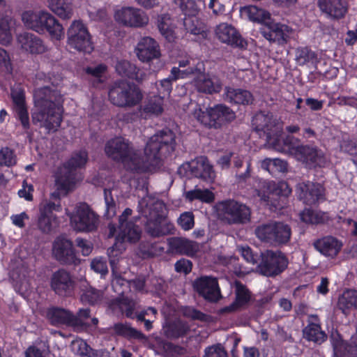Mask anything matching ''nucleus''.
<instances>
[{
  "label": "nucleus",
  "mask_w": 357,
  "mask_h": 357,
  "mask_svg": "<svg viewBox=\"0 0 357 357\" xmlns=\"http://www.w3.org/2000/svg\"><path fill=\"white\" fill-rule=\"evenodd\" d=\"M175 135L165 129L153 135L144 149L145 157L128 139L116 137L109 140L105 146L106 155L114 161L121 162L132 172H145L155 166L162 156H166L175 148Z\"/></svg>",
  "instance_id": "1"
},
{
  "label": "nucleus",
  "mask_w": 357,
  "mask_h": 357,
  "mask_svg": "<svg viewBox=\"0 0 357 357\" xmlns=\"http://www.w3.org/2000/svg\"><path fill=\"white\" fill-rule=\"evenodd\" d=\"M204 64L202 61L195 63L192 59H183L178 61V67H173L169 76L160 81L163 88L172 86V82L180 78L195 77L197 89H218L222 87L220 79L215 75L204 73Z\"/></svg>",
  "instance_id": "2"
},
{
  "label": "nucleus",
  "mask_w": 357,
  "mask_h": 357,
  "mask_svg": "<svg viewBox=\"0 0 357 357\" xmlns=\"http://www.w3.org/2000/svg\"><path fill=\"white\" fill-rule=\"evenodd\" d=\"M139 211L146 218L145 231L153 237H160L172 234L174 225L167 218V209L164 203L151 197L139 202Z\"/></svg>",
  "instance_id": "3"
},
{
  "label": "nucleus",
  "mask_w": 357,
  "mask_h": 357,
  "mask_svg": "<svg viewBox=\"0 0 357 357\" xmlns=\"http://www.w3.org/2000/svg\"><path fill=\"white\" fill-rule=\"evenodd\" d=\"M35 91L33 94L35 105L38 111L32 114L34 124L39 123L48 131L56 130L62 121L60 102L52 101V91Z\"/></svg>",
  "instance_id": "4"
},
{
  "label": "nucleus",
  "mask_w": 357,
  "mask_h": 357,
  "mask_svg": "<svg viewBox=\"0 0 357 357\" xmlns=\"http://www.w3.org/2000/svg\"><path fill=\"white\" fill-rule=\"evenodd\" d=\"M24 26L40 34L47 33L53 40H61L64 38L63 26L50 13L46 11H25L22 15Z\"/></svg>",
  "instance_id": "5"
},
{
  "label": "nucleus",
  "mask_w": 357,
  "mask_h": 357,
  "mask_svg": "<svg viewBox=\"0 0 357 357\" xmlns=\"http://www.w3.org/2000/svg\"><path fill=\"white\" fill-rule=\"evenodd\" d=\"M87 160L88 154L85 151L74 153L58 171L55 180L57 189L66 194L71 190L77 181V169L84 167Z\"/></svg>",
  "instance_id": "6"
},
{
  "label": "nucleus",
  "mask_w": 357,
  "mask_h": 357,
  "mask_svg": "<svg viewBox=\"0 0 357 357\" xmlns=\"http://www.w3.org/2000/svg\"><path fill=\"white\" fill-rule=\"evenodd\" d=\"M72 228L79 232H93L98 229L100 216L85 202L77 204L73 211L66 209Z\"/></svg>",
  "instance_id": "7"
},
{
  "label": "nucleus",
  "mask_w": 357,
  "mask_h": 357,
  "mask_svg": "<svg viewBox=\"0 0 357 357\" xmlns=\"http://www.w3.org/2000/svg\"><path fill=\"white\" fill-rule=\"evenodd\" d=\"M215 208L218 218L226 224H245L250 220V207L234 199L220 202L216 204Z\"/></svg>",
  "instance_id": "8"
},
{
  "label": "nucleus",
  "mask_w": 357,
  "mask_h": 357,
  "mask_svg": "<svg viewBox=\"0 0 357 357\" xmlns=\"http://www.w3.org/2000/svg\"><path fill=\"white\" fill-rule=\"evenodd\" d=\"M255 234L261 241L273 245L287 244L291 238L290 226L283 222L271 221L257 226Z\"/></svg>",
  "instance_id": "9"
},
{
  "label": "nucleus",
  "mask_w": 357,
  "mask_h": 357,
  "mask_svg": "<svg viewBox=\"0 0 357 357\" xmlns=\"http://www.w3.org/2000/svg\"><path fill=\"white\" fill-rule=\"evenodd\" d=\"M193 116L204 126L214 128H220L236 118L235 113L223 105H217L208 108L206 112L200 109H196Z\"/></svg>",
  "instance_id": "10"
},
{
  "label": "nucleus",
  "mask_w": 357,
  "mask_h": 357,
  "mask_svg": "<svg viewBox=\"0 0 357 357\" xmlns=\"http://www.w3.org/2000/svg\"><path fill=\"white\" fill-rule=\"evenodd\" d=\"M288 265V260L280 251L266 250L260 253L257 271L262 275L274 277L284 271Z\"/></svg>",
  "instance_id": "11"
},
{
  "label": "nucleus",
  "mask_w": 357,
  "mask_h": 357,
  "mask_svg": "<svg viewBox=\"0 0 357 357\" xmlns=\"http://www.w3.org/2000/svg\"><path fill=\"white\" fill-rule=\"evenodd\" d=\"M255 130L261 137H265L267 145L275 136L280 135L282 127L278 120L271 113L259 112L252 120Z\"/></svg>",
  "instance_id": "12"
},
{
  "label": "nucleus",
  "mask_w": 357,
  "mask_h": 357,
  "mask_svg": "<svg viewBox=\"0 0 357 357\" xmlns=\"http://www.w3.org/2000/svg\"><path fill=\"white\" fill-rule=\"evenodd\" d=\"M68 46L79 52L90 53L93 50L86 26L81 21H73L67 31Z\"/></svg>",
  "instance_id": "13"
},
{
  "label": "nucleus",
  "mask_w": 357,
  "mask_h": 357,
  "mask_svg": "<svg viewBox=\"0 0 357 357\" xmlns=\"http://www.w3.org/2000/svg\"><path fill=\"white\" fill-rule=\"evenodd\" d=\"M296 192L298 199L309 206L316 205L326 199L324 188L317 183H300L296 186Z\"/></svg>",
  "instance_id": "14"
},
{
  "label": "nucleus",
  "mask_w": 357,
  "mask_h": 357,
  "mask_svg": "<svg viewBox=\"0 0 357 357\" xmlns=\"http://www.w3.org/2000/svg\"><path fill=\"white\" fill-rule=\"evenodd\" d=\"M52 253L63 264H76L79 262L73 242L64 236H58L54 241Z\"/></svg>",
  "instance_id": "15"
},
{
  "label": "nucleus",
  "mask_w": 357,
  "mask_h": 357,
  "mask_svg": "<svg viewBox=\"0 0 357 357\" xmlns=\"http://www.w3.org/2000/svg\"><path fill=\"white\" fill-rule=\"evenodd\" d=\"M116 20L126 26L142 27L149 22V17L141 9L123 7L115 13Z\"/></svg>",
  "instance_id": "16"
},
{
  "label": "nucleus",
  "mask_w": 357,
  "mask_h": 357,
  "mask_svg": "<svg viewBox=\"0 0 357 357\" xmlns=\"http://www.w3.org/2000/svg\"><path fill=\"white\" fill-rule=\"evenodd\" d=\"M183 170H188L192 176L209 182L213 181L215 176L213 167L205 157H199L183 164L179 168L178 172L182 174Z\"/></svg>",
  "instance_id": "17"
},
{
  "label": "nucleus",
  "mask_w": 357,
  "mask_h": 357,
  "mask_svg": "<svg viewBox=\"0 0 357 357\" xmlns=\"http://www.w3.org/2000/svg\"><path fill=\"white\" fill-rule=\"evenodd\" d=\"M50 287L56 294L60 296H70L75 289V281L69 272L61 268L52 273Z\"/></svg>",
  "instance_id": "18"
},
{
  "label": "nucleus",
  "mask_w": 357,
  "mask_h": 357,
  "mask_svg": "<svg viewBox=\"0 0 357 357\" xmlns=\"http://www.w3.org/2000/svg\"><path fill=\"white\" fill-rule=\"evenodd\" d=\"M194 289L206 300L218 301L222 296L218 280L211 276H202L193 282Z\"/></svg>",
  "instance_id": "19"
},
{
  "label": "nucleus",
  "mask_w": 357,
  "mask_h": 357,
  "mask_svg": "<svg viewBox=\"0 0 357 357\" xmlns=\"http://www.w3.org/2000/svg\"><path fill=\"white\" fill-rule=\"evenodd\" d=\"M61 210L60 204H55L52 202H45L39 206V216L38 218V227L43 233L50 232L56 225V216L53 211Z\"/></svg>",
  "instance_id": "20"
},
{
  "label": "nucleus",
  "mask_w": 357,
  "mask_h": 357,
  "mask_svg": "<svg viewBox=\"0 0 357 357\" xmlns=\"http://www.w3.org/2000/svg\"><path fill=\"white\" fill-rule=\"evenodd\" d=\"M215 33L218 39L222 43L240 49L247 48V41L231 25L225 23L220 24L217 26Z\"/></svg>",
  "instance_id": "21"
},
{
  "label": "nucleus",
  "mask_w": 357,
  "mask_h": 357,
  "mask_svg": "<svg viewBox=\"0 0 357 357\" xmlns=\"http://www.w3.org/2000/svg\"><path fill=\"white\" fill-rule=\"evenodd\" d=\"M291 32V28L280 23H270L261 30V33L266 40L278 45L287 43Z\"/></svg>",
  "instance_id": "22"
},
{
  "label": "nucleus",
  "mask_w": 357,
  "mask_h": 357,
  "mask_svg": "<svg viewBox=\"0 0 357 357\" xmlns=\"http://www.w3.org/2000/svg\"><path fill=\"white\" fill-rule=\"evenodd\" d=\"M137 56L142 62L158 59L161 54L158 42L149 36L142 38L136 47Z\"/></svg>",
  "instance_id": "23"
},
{
  "label": "nucleus",
  "mask_w": 357,
  "mask_h": 357,
  "mask_svg": "<svg viewBox=\"0 0 357 357\" xmlns=\"http://www.w3.org/2000/svg\"><path fill=\"white\" fill-rule=\"evenodd\" d=\"M17 43L22 50L32 54H43L47 49L42 39L29 32L19 34Z\"/></svg>",
  "instance_id": "24"
},
{
  "label": "nucleus",
  "mask_w": 357,
  "mask_h": 357,
  "mask_svg": "<svg viewBox=\"0 0 357 357\" xmlns=\"http://www.w3.org/2000/svg\"><path fill=\"white\" fill-rule=\"evenodd\" d=\"M280 136H275L273 140L270 141L268 147L281 153L289 152L298 158L300 154L299 148L303 147V145L299 144V139L291 135L283 139H280Z\"/></svg>",
  "instance_id": "25"
},
{
  "label": "nucleus",
  "mask_w": 357,
  "mask_h": 357,
  "mask_svg": "<svg viewBox=\"0 0 357 357\" xmlns=\"http://www.w3.org/2000/svg\"><path fill=\"white\" fill-rule=\"evenodd\" d=\"M108 96L114 105L119 107L136 105L143 97L141 91H109Z\"/></svg>",
  "instance_id": "26"
},
{
  "label": "nucleus",
  "mask_w": 357,
  "mask_h": 357,
  "mask_svg": "<svg viewBox=\"0 0 357 357\" xmlns=\"http://www.w3.org/2000/svg\"><path fill=\"white\" fill-rule=\"evenodd\" d=\"M46 317L50 324L55 326L65 325L73 327V325H77V320L73 318V313L62 307L48 308L46 311Z\"/></svg>",
  "instance_id": "27"
},
{
  "label": "nucleus",
  "mask_w": 357,
  "mask_h": 357,
  "mask_svg": "<svg viewBox=\"0 0 357 357\" xmlns=\"http://www.w3.org/2000/svg\"><path fill=\"white\" fill-rule=\"evenodd\" d=\"M318 6L321 12L336 20L344 17L347 12V0H318Z\"/></svg>",
  "instance_id": "28"
},
{
  "label": "nucleus",
  "mask_w": 357,
  "mask_h": 357,
  "mask_svg": "<svg viewBox=\"0 0 357 357\" xmlns=\"http://www.w3.org/2000/svg\"><path fill=\"white\" fill-rule=\"evenodd\" d=\"M313 245L320 253L331 258L337 255L342 246L340 241L331 236L315 241Z\"/></svg>",
  "instance_id": "29"
},
{
  "label": "nucleus",
  "mask_w": 357,
  "mask_h": 357,
  "mask_svg": "<svg viewBox=\"0 0 357 357\" xmlns=\"http://www.w3.org/2000/svg\"><path fill=\"white\" fill-rule=\"evenodd\" d=\"M10 96L13 99L16 118L20 121L24 129H29V119L23 91H12Z\"/></svg>",
  "instance_id": "30"
},
{
  "label": "nucleus",
  "mask_w": 357,
  "mask_h": 357,
  "mask_svg": "<svg viewBox=\"0 0 357 357\" xmlns=\"http://www.w3.org/2000/svg\"><path fill=\"white\" fill-rule=\"evenodd\" d=\"M169 248L174 252L188 256H192L199 250V244L181 237H172L167 239Z\"/></svg>",
  "instance_id": "31"
},
{
  "label": "nucleus",
  "mask_w": 357,
  "mask_h": 357,
  "mask_svg": "<svg viewBox=\"0 0 357 357\" xmlns=\"http://www.w3.org/2000/svg\"><path fill=\"white\" fill-rule=\"evenodd\" d=\"M299 150L300 154L298 160L315 166H322L326 162L327 160L324 152L317 147L306 145L299 148Z\"/></svg>",
  "instance_id": "32"
},
{
  "label": "nucleus",
  "mask_w": 357,
  "mask_h": 357,
  "mask_svg": "<svg viewBox=\"0 0 357 357\" xmlns=\"http://www.w3.org/2000/svg\"><path fill=\"white\" fill-rule=\"evenodd\" d=\"M236 299L230 304L221 310L222 312L227 313L234 312L246 305L250 300V292L241 282H235Z\"/></svg>",
  "instance_id": "33"
},
{
  "label": "nucleus",
  "mask_w": 357,
  "mask_h": 357,
  "mask_svg": "<svg viewBox=\"0 0 357 357\" xmlns=\"http://www.w3.org/2000/svg\"><path fill=\"white\" fill-rule=\"evenodd\" d=\"M163 112V98L160 96L150 97L139 110V116L146 119L158 116Z\"/></svg>",
  "instance_id": "34"
},
{
  "label": "nucleus",
  "mask_w": 357,
  "mask_h": 357,
  "mask_svg": "<svg viewBox=\"0 0 357 357\" xmlns=\"http://www.w3.org/2000/svg\"><path fill=\"white\" fill-rule=\"evenodd\" d=\"M140 236L141 229L133 222L119 225V233L116 236L118 240L135 243L139 240Z\"/></svg>",
  "instance_id": "35"
},
{
  "label": "nucleus",
  "mask_w": 357,
  "mask_h": 357,
  "mask_svg": "<svg viewBox=\"0 0 357 357\" xmlns=\"http://www.w3.org/2000/svg\"><path fill=\"white\" fill-rule=\"evenodd\" d=\"M268 189L269 192L267 195L259 191L257 193L261 199L267 203L275 200V196L286 197L291 192V189L286 182H280L277 185L275 183H269Z\"/></svg>",
  "instance_id": "36"
},
{
  "label": "nucleus",
  "mask_w": 357,
  "mask_h": 357,
  "mask_svg": "<svg viewBox=\"0 0 357 357\" xmlns=\"http://www.w3.org/2000/svg\"><path fill=\"white\" fill-rule=\"evenodd\" d=\"M337 306L344 314L356 309L357 307V291L347 289L339 297Z\"/></svg>",
  "instance_id": "37"
},
{
  "label": "nucleus",
  "mask_w": 357,
  "mask_h": 357,
  "mask_svg": "<svg viewBox=\"0 0 357 357\" xmlns=\"http://www.w3.org/2000/svg\"><path fill=\"white\" fill-rule=\"evenodd\" d=\"M296 61L300 66H315L318 58L317 54L308 47H300L296 51Z\"/></svg>",
  "instance_id": "38"
},
{
  "label": "nucleus",
  "mask_w": 357,
  "mask_h": 357,
  "mask_svg": "<svg viewBox=\"0 0 357 357\" xmlns=\"http://www.w3.org/2000/svg\"><path fill=\"white\" fill-rule=\"evenodd\" d=\"M158 27L160 33L168 42L174 41L175 33L172 24L170 16L168 14L162 15L158 20Z\"/></svg>",
  "instance_id": "39"
},
{
  "label": "nucleus",
  "mask_w": 357,
  "mask_h": 357,
  "mask_svg": "<svg viewBox=\"0 0 357 357\" xmlns=\"http://www.w3.org/2000/svg\"><path fill=\"white\" fill-rule=\"evenodd\" d=\"M225 99L235 104H249L252 102V96L250 91H226Z\"/></svg>",
  "instance_id": "40"
},
{
  "label": "nucleus",
  "mask_w": 357,
  "mask_h": 357,
  "mask_svg": "<svg viewBox=\"0 0 357 357\" xmlns=\"http://www.w3.org/2000/svg\"><path fill=\"white\" fill-rule=\"evenodd\" d=\"M107 70V66L102 63L89 66L85 69V72L93 82L94 87H97L96 84L102 83L105 81Z\"/></svg>",
  "instance_id": "41"
},
{
  "label": "nucleus",
  "mask_w": 357,
  "mask_h": 357,
  "mask_svg": "<svg viewBox=\"0 0 357 357\" xmlns=\"http://www.w3.org/2000/svg\"><path fill=\"white\" fill-rule=\"evenodd\" d=\"M22 272H24V269ZM11 277L15 282L14 286L16 291L22 296L27 294L31 288V285L26 275L24 273L21 274L16 270L12 272Z\"/></svg>",
  "instance_id": "42"
},
{
  "label": "nucleus",
  "mask_w": 357,
  "mask_h": 357,
  "mask_svg": "<svg viewBox=\"0 0 357 357\" xmlns=\"http://www.w3.org/2000/svg\"><path fill=\"white\" fill-rule=\"evenodd\" d=\"M301 220L310 224H320L328 220L327 213L321 211H315L310 209H305L300 213Z\"/></svg>",
  "instance_id": "43"
},
{
  "label": "nucleus",
  "mask_w": 357,
  "mask_h": 357,
  "mask_svg": "<svg viewBox=\"0 0 357 357\" xmlns=\"http://www.w3.org/2000/svg\"><path fill=\"white\" fill-rule=\"evenodd\" d=\"M185 197L190 202L198 199L206 203L213 202L215 199L214 194L211 191L201 188H195L185 192Z\"/></svg>",
  "instance_id": "44"
},
{
  "label": "nucleus",
  "mask_w": 357,
  "mask_h": 357,
  "mask_svg": "<svg viewBox=\"0 0 357 357\" xmlns=\"http://www.w3.org/2000/svg\"><path fill=\"white\" fill-rule=\"evenodd\" d=\"M303 335L309 341L321 344L325 340L326 334L321 331L320 326L317 324H310L303 330Z\"/></svg>",
  "instance_id": "45"
},
{
  "label": "nucleus",
  "mask_w": 357,
  "mask_h": 357,
  "mask_svg": "<svg viewBox=\"0 0 357 357\" xmlns=\"http://www.w3.org/2000/svg\"><path fill=\"white\" fill-rule=\"evenodd\" d=\"M117 73L123 77L131 79H137V67L126 60L118 61L115 66Z\"/></svg>",
  "instance_id": "46"
},
{
  "label": "nucleus",
  "mask_w": 357,
  "mask_h": 357,
  "mask_svg": "<svg viewBox=\"0 0 357 357\" xmlns=\"http://www.w3.org/2000/svg\"><path fill=\"white\" fill-rule=\"evenodd\" d=\"M261 167L271 174L285 172L287 170V164L284 160L279 158H266L261 162Z\"/></svg>",
  "instance_id": "47"
},
{
  "label": "nucleus",
  "mask_w": 357,
  "mask_h": 357,
  "mask_svg": "<svg viewBox=\"0 0 357 357\" xmlns=\"http://www.w3.org/2000/svg\"><path fill=\"white\" fill-rule=\"evenodd\" d=\"M189 331L188 325L181 321H176L170 324L165 333L167 337L177 338L185 335Z\"/></svg>",
  "instance_id": "48"
},
{
  "label": "nucleus",
  "mask_w": 357,
  "mask_h": 357,
  "mask_svg": "<svg viewBox=\"0 0 357 357\" xmlns=\"http://www.w3.org/2000/svg\"><path fill=\"white\" fill-rule=\"evenodd\" d=\"M185 30L194 35H199L204 32V24L196 16L185 17L183 20Z\"/></svg>",
  "instance_id": "49"
},
{
  "label": "nucleus",
  "mask_w": 357,
  "mask_h": 357,
  "mask_svg": "<svg viewBox=\"0 0 357 357\" xmlns=\"http://www.w3.org/2000/svg\"><path fill=\"white\" fill-rule=\"evenodd\" d=\"M186 17L196 16L200 8L195 0H174Z\"/></svg>",
  "instance_id": "50"
},
{
  "label": "nucleus",
  "mask_w": 357,
  "mask_h": 357,
  "mask_svg": "<svg viewBox=\"0 0 357 357\" xmlns=\"http://www.w3.org/2000/svg\"><path fill=\"white\" fill-rule=\"evenodd\" d=\"M158 349L166 357L183 355L185 351V349L181 347L165 341H160L158 342Z\"/></svg>",
  "instance_id": "51"
},
{
  "label": "nucleus",
  "mask_w": 357,
  "mask_h": 357,
  "mask_svg": "<svg viewBox=\"0 0 357 357\" xmlns=\"http://www.w3.org/2000/svg\"><path fill=\"white\" fill-rule=\"evenodd\" d=\"M116 333L139 340H145L146 336L139 331L123 324H116L114 326Z\"/></svg>",
  "instance_id": "52"
},
{
  "label": "nucleus",
  "mask_w": 357,
  "mask_h": 357,
  "mask_svg": "<svg viewBox=\"0 0 357 357\" xmlns=\"http://www.w3.org/2000/svg\"><path fill=\"white\" fill-rule=\"evenodd\" d=\"M103 297V291L93 287L87 288L81 296V299L84 303L93 305L100 302Z\"/></svg>",
  "instance_id": "53"
},
{
  "label": "nucleus",
  "mask_w": 357,
  "mask_h": 357,
  "mask_svg": "<svg viewBox=\"0 0 357 357\" xmlns=\"http://www.w3.org/2000/svg\"><path fill=\"white\" fill-rule=\"evenodd\" d=\"M12 40L8 19L0 15V44L8 45Z\"/></svg>",
  "instance_id": "54"
},
{
  "label": "nucleus",
  "mask_w": 357,
  "mask_h": 357,
  "mask_svg": "<svg viewBox=\"0 0 357 357\" xmlns=\"http://www.w3.org/2000/svg\"><path fill=\"white\" fill-rule=\"evenodd\" d=\"M249 18L255 22H265L270 18V13L264 9L251 6L246 8Z\"/></svg>",
  "instance_id": "55"
},
{
  "label": "nucleus",
  "mask_w": 357,
  "mask_h": 357,
  "mask_svg": "<svg viewBox=\"0 0 357 357\" xmlns=\"http://www.w3.org/2000/svg\"><path fill=\"white\" fill-rule=\"evenodd\" d=\"M104 195L106 207L105 216L107 218H112L115 216L116 213V206L112 196V192L110 190L105 189Z\"/></svg>",
  "instance_id": "56"
},
{
  "label": "nucleus",
  "mask_w": 357,
  "mask_h": 357,
  "mask_svg": "<svg viewBox=\"0 0 357 357\" xmlns=\"http://www.w3.org/2000/svg\"><path fill=\"white\" fill-rule=\"evenodd\" d=\"M119 307L127 317L133 319L135 317L134 310L136 308L137 303L128 298H123L119 301Z\"/></svg>",
  "instance_id": "57"
},
{
  "label": "nucleus",
  "mask_w": 357,
  "mask_h": 357,
  "mask_svg": "<svg viewBox=\"0 0 357 357\" xmlns=\"http://www.w3.org/2000/svg\"><path fill=\"white\" fill-rule=\"evenodd\" d=\"M178 225L185 231H188L195 225V216L190 211L181 213L177 220Z\"/></svg>",
  "instance_id": "58"
},
{
  "label": "nucleus",
  "mask_w": 357,
  "mask_h": 357,
  "mask_svg": "<svg viewBox=\"0 0 357 357\" xmlns=\"http://www.w3.org/2000/svg\"><path fill=\"white\" fill-rule=\"evenodd\" d=\"M51 10L62 19H69L73 15V9L70 5L57 3L51 6Z\"/></svg>",
  "instance_id": "59"
},
{
  "label": "nucleus",
  "mask_w": 357,
  "mask_h": 357,
  "mask_svg": "<svg viewBox=\"0 0 357 357\" xmlns=\"http://www.w3.org/2000/svg\"><path fill=\"white\" fill-rule=\"evenodd\" d=\"M16 163L15 156L13 151L8 149L4 148L0 151V165L5 166H12Z\"/></svg>",
  "instance_id": "60"
},
{
  "label": "nucleus",
  "mask_w": 357,
  "mask_h": 357,
  "mask_svg": "<svg viewBox=\"0 0 357 357\" xmlns=\"http://www.w3.org/2000/svg\"><path fill=\"white\" fill-rule=\"evenodd\" d=\"M90 317V310L89 309H80L77 315L73 314V319H76L77 325H73L75 329H82L86 326L85 321Z\"/></svg>",
  "instance_id": "61"
},
{
  "label": "nucleus",
  "mask_w": 357,
  "mask_h": 357,
  "mask_svg": "<svg viewBox=\"0 0 357 357\" xmlns=\"http://www.w3.org/2000/svg\"><path fill=\"white\" fill-rule=\"evenodd\" d=\"M238 250L242 257L249 263L255 265L258 264L260 255L254 254L248 246H241L238 248Z\"/></svg>",
  "instance_id": "62"
},
{
  "label": "nucleus",
  "mask_w": 357,
  "mask_h": 357,
  "mask_svg": "<svg viewBox=\"0 0 357 357\" xmlns=\"http://www.w3.org/2000/svg\"><path fill=\"white\" fill-rule=\"evenodd\" d=\"M74 352L80 356H87L90 346L83 340L77 339L71 343Z\"/></svg>",
  "instance_id": "63"
},
{
  "label": "nucleus",
  "mask_w": 357,
  "mask_h": 357,
  "mask_svg": "<svg viewBox=\"0 0 357 357\" xmlns=\"http://www.w3.org/2000/svg\"><path fill=\"white\" fill-rule=\"evenodd\" d=\"M204 357H228V355L222 346L215 344L205 349Z\"/></svg>",
  "instance_id": "64"
}]
</instances>
